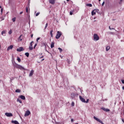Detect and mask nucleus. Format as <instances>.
Listing matches in <instances>:
<instances>
[{
    "label": "nucleus",
    "instance_id": "nucleus-1",
    "mask_svg": "<svg viewBox=\"0 0 124 124\" xmlns=\"http://www.w3.org/2000/svg\"><path fill=\"white\" fill-rule=\"evenodd\" d=\"M12 63L13 66L14 67H16V68H18V69H20V70H26V69L24 68V67L22 66L21 65L18 64L16 62H15V60H12Z\"/></svg>",
    "mask_w": 124,
    "mask_h": 124
},
{
    "label": "nucleus",
    "instance_id": "nucleus-2",
    "mask_svg": "<svg viewBox=\"0 0 124 124\" xmlns=\"http://www.w3.org/2000/svg\"><path fill=\"white\" fill-rule=\"evenodd\" d=\"M62 77L63 79V83H62V85L64 86V82H66V83L67 84L68 83V80L66 78H65L63 75L62 76Z\"/></svg>",
    "mask_w": 124,
    "mask_h": 124
},
{
    "label": "nucleus",
    "instance_id": "nucleus-3",
    "mask_svg": "<svg viewBox=\"0 0 124 124\" xmlns=\"http://www.w3.org/2000/svg\"><path fill=\"white\" fill-rule=\"evenodd\" d=\"M93 39L94 41H98V40H99V36H98L97 34L95 33L93 34Z\"/></svg>",
    "mask_w": 124,
    "mask_h": 124
},
{
    "label": "nucleus",
    "instance_id": "nucleus-4",
    "mask_svg": "<svg viewBox=\"0 0 124 124\" xmlns=\"http://www.w3.org/2000/svg\"><path fill=\"white\" fill-rule=\"evenodd\" d=\"M61 36H62V32L60 31H58L56 36V39H59V38H60Z\"/></svg>",
    "mask_w": 124,
    "mask_h": 124
},
{
    "label": "nucleus",
    "instance_id": "nucleus-5",
    "mask_svg": "<svg viewBox=\"0 0 124 124\" xmlns=\"http://www.w3.org/2000/svg\"><path fill=\"white\" fill-rule=\"evenodd\" d=\"M93 119H94V120H95V121H97V122H98L100 124H104V123H103V122L101 120H100V119L97 118V117H96L95 116H93Z\"/></svg>",
    "mask_w": 124,
    "mask_h": 124
},
{
    "label": "nucleus",
    "instance_id": "nucleus-6",
    "mask_svg": "<svg viewBox=\"0 0 124 124\" xmlns=\"http://www.w3.org/2000/svg\"><path fill=\"white\" fill-rule=\"evenodd\" d=\"M96 10H97V11H99V9H94L92 11L91 14L92 16H93L96 14Z\"/></svg>",
    "mask_w": 124,
    "mask_h": 124
},
{
    "label": "nucleus",
    "instance_id": "nucleus-7",
    "mask_svg": "<svg viewBox=\"0 0 124 124\" xmlns=\"http://www.w3.org/2000/svg\"><path fill=\"white\" fill-rule=\"evenodd\" d=\"M25 49H24V47L21 46L19 47V48H17L16 51L17 52H22V51H24Z\"/></svg>",
    "mask_w": 124,
    "mask_h": 124
},
{
    "label": "nucleus",
    "instance_id": "nucleus-8",
    "mask_svg": "<svg viewBox=\"0 0 124 124\" xmlns=\"http://www.w3.org/2000/svg\"><path fill=\"white\" fill-rule=\"evenodd\" d=\"M31 115V111L30 110H27L24 114L25 117H28Z\"/></svg>",
    "mask_w": 124,
    "mask_h": 124
},
{
    "label": "nucleus",
    "instance_id": "nucleus-9",
    "mask_svg": "<svg viewBox=\"0 0 124 124\" xmlns=\"http://www.w3.org/2000/svg\"><path fill=\"white\" fill-rule=\"evenodd\" d=\"M5 115L7 117H13V114L12 113H9V112H6L5 113Z\"/></svg>",
    "mask_w": 124,
    "mask_h": 124
},
{
    "label": "nucleus",
    "instance_id": "nucleus-10",
    "mask_svg": "<svg viewBox=\"0 0 124 124\" xmlns=\"http://www.w3.org/2000/svg\"><path fill=\"white\" fill-rule=\"evenodd\" d=\"M101 109L105 112H110V109H109V108H105L102 107L101 108Z\"/></svg>",
    "mask_w": 124,
    "mask_h": 124
},
{
    "label": "nucleus",
    "instance_id": "nucleus-11",
    "mask_svg": "<svg viewBox=\"0 0 124 124\" xmlns=\"http://www.w3.org/2000/svg\"><path fill=\"white\" fill-rule=\"evenodd\" d=\"M79 99L80 100H81L82 102H83L84 103H85L86 100H85V98H83L82 96L79 95Z\"/></svg>",
    "mask_w": 124,
    "mask_h": 124
},
{
    "label": "nucleus",
    "instance_id": "nucleus-12",
    "mask_svg": "<svg viewBox=\"0 0 124 124\" xmlns=\"http://www.w3.org/2000/svg\"><path fill=\"white\" fill-rule=\"evenodd\" d=\"M19 97L22 99V100H26V97L24 95H20Z\"/></svg>",
    "mask_w": 124,
    "mask_h": 124
},
{
    "label": "nucleus",
    "instance_id": "nucleus-13",
    "mask_svg": "<svg viewBox=\"0 0 124 124\" xmlns=\"http://www.w3.org/2000/svg\"><path fill=\"white\" fill-rule=\"evenodd\" d=\"M12 49H13V45H10L8 47L7 51H9V50H12Z\"/></svg>",
    "mask_w": 124,
    "mask_h": 124
},
{
    "label": "nucleus",
    "instance_id": "nucleus-14",
    "mask_svg": "<svg viewBox=\"0 0 124 124\" xmlns=\"http://www.w3.org/2000/svg\"><path fill=\"white\" fill-rule=\"evenodd\" d=\"M11 123L12 124H19V122H18V121H16V120H12L11 121Z\"/></svg>",
    "mask_w": 124,
    "mask_h": 124
},
{
    "label": "nucleus",
    "instance_id": "nucleus-15",
    "mask_svg": "<svg viewBox=\"0 0 124 124\" xmlns=\"http://www.w3.org/2000/svg\"><path fill=\"white\" fill-rule=\"evenodd\" d=\"M33 72H34V71L33 70H31L29 74V77H31V76H32V75H33Z\"/></svg>",
    "mask_w": 124,
    "mask_h": 124
},
{
    "label": "nucleus",
    "instance_id": "nucleus-16",
    "mask_svg": "<svg viewBox=\"0 0 124 124\" xmlns=\"http://www.w3.org/2000/svg\"><path fill=\"white\" fill-rule=\"evenodd\" d=\"M49 2L51 4H55V0H49Z\"/></svg>",
    "mask_w": 124,
    "mask_h": 124
},
{
    "label": "nucleus",
    "instance_id": "nucleus-17",
    "mask_svg": "<svg viewBox=\"0 0 124 124\" xmlns=\"http://www.w3.org/2000/svg\"><path fill=\"white\" fill-rule=\"evenodd\" d=\"M50 47H51V48H54V47H55V42H52L51 43Z\"/></svg>",
    "mask_w": 124,
    "mask_h": 124
},
{
    "label": "nucleus",
    "instance_id": "nucleus-18",
    "mask_svg": "<svg viewBox=\"0 0 124 124\" xmlns=\"http://www.w3.org/2000/svg\"><path fill=\"white\" fill-rule=\"evenodd\" d=\"M29 50L30 51H32V50H33V47H32V46H29Z\"/></svg>",
    "mask_w": 124,
    "mask_h": 124
},
{
    "label": "nucleus",
    "instance_id": "nucleus-19",
    "mask_svg": "<svg viewBox=\"0 0 124 124\" xmlns=\"http://www.w3.org/2000/svg\"><path fill=\"white\" fill-rule=\"evenodd\" d=\"M86 6H89V7H93V4L91 3H88V4H86Z\"/></svg>",
    "mask_w": 124,
    "mask_h": 124
},
{
    "label": "nucleus",
    "instance_id": "nucleus-20",
    "mask_svg": "<svg viewBox=\"0 0 124 124\" xmlns=\"http://www.w3.org/2000/svg\"><path fill=\"white\" fill-rule=\"evenodd\" d=\"M25 55L27 58H29V57H30V53L29 52H26L25 53Z\"/></svg>",
    "mask_w": 124,
    "mask_h": 124
},
{
    "label": "nucleus",
    "instance_id": "nucleus-21",
    "mask_svg": "<svg viewBox=\"0 0 124 124\" xmlns=\"http://www.w3.org/2000/svg\"><path fill=\"white\" fill-rule=\"evenodd\" d=\"M106 50L107 51H109V50H110V46H107L106 48Z\"/></svg>",
    "mask_w": 124,
    "mask_h": 124
},
{
    "label": "nucleus",
    "instance_id": "nucleus-22",
    "mask_svg": "<svg viewBox=\"0 0 124 124\" xmlns=\"http://www.w3.org/2000/svg\"><path fill=\"white\" fill-rule=\"evenodd\" d=\"M17 61L18 62H21V59L20 58V57H17Z\"/></svg>",
    "mask_w": 124,
    "mask_h": 124
},
{
    "label": "nucleus",
    "instance_id": "nucleus-23",
    "mask_svg": "<svg viewBox=\"0 0 124 124\" xmlns=\"http://www.w3.org/2000/svg\"><path fill=\"white\" fill-rule=\"evenodd\" d=\"M17 102H19V103H23V102H22V101L21 100H20L19 98L17 99Z\"/></svg>",
    "mask_w": 124,
    "mask_h": 124
},
{
    "label": "nucleus",
    "instance_id": "nucleus-24",
    "mask_svg": "<svg viewBox=\"0 0 124 124\" xmlns=\"http://www.w3.org/2000/svg\"><path fill=\"white\" fill-rule=\"evenodd\" d=\"M16 93H21V90L20 89H16V91H15Z\"/></svg>",
    "mask_w": 124,
    "mask_h": 124
},
{
    "label": "nucleus",
    "instance_id": "nucleus-25",
    "mask_svg": "<svg viewBox=\"0 0 124 124\" xmlns=\"http://www.w3.org/2000/svg\"><path fill=\"white\" fill-rule=\"evenodd\" d=\"M50 34L51 37H53V30H51L50 32Z\"/></svg>",
    "mask_w": 124,
    "mask_h": 124
},
{
    "label": "nucleus",
    "instance_id": "nucleus-26",
    "mask_svg": "<svg viewBox=\"0 0 124 124\" xmlns=\"http://www.w3.org/2000/svg\"><path fill=\"white\" fill-rule=\"evenodd\" d=\"M22 36H23V35H20V36L18 37V39H19L20 41H22V40H23L22 39H21V37H22Z\"/></svg>",
    "mask_w": 124,
    "mask_h": 124
},
{
    "label": "nucleus",
    "instance_id": "nucleus-27",
    "mask_svg": "<svg viewBox=\"0 0 124 124\" xmlns=\"http://www.w3.org/2000/svg\"><path fill=\"white\" fill-rule=\"evenodd\" d=\"M58 50H59L60 53H62V48L61 47H59Z\"/></svg>",
    "mask_w": 124,
    "mask_h": 124
},
{
    "label": "nucleus",
    "instance_id": "nucleus-28",
    "mask_svg": "<svg viewBox=\"0 0 124 124\" xmlns=\"http://www.w3.org/2000/svg\"><path fill=\"white\" fill-rule=\"evenodd\" d=\"M5 32H6L5 31H1V34H2V35H3V34H5Z\"/></svg>",
    "mask_w": 124,
    "mask_h": 124
},
{
    "label": "nucleus",
    "instance_id": "nucleus-29",
    "mask_svg": "<svg viewBox=\"0 0 124 124\" xmlns=\"http://www.w3.org/2000/svg\"><path fill=\"white\" fill-rule=\"evenodd\" d=\"M47 44H46V43H42V46H46Z\"/></svg>",
    "mask_w": 124,
    "mask_h": 124
},
{
    "label": "nucleus",
    "instance_id": "nucleus-30",
    "mask_svg": "<svg viewBox=\"0 0 124 124\" xmlns=\"http://www.w3.org/2000/svg\"><path fill=\"white\" fill-rule=\"evenodd\" d=\"M67 62H68V63L69 64H70V63L71 62H70V60H69L68 59H67Z\"/></svg>",
    "mask_w": 124,
    "mask_h": 124
},
{
    "label": "nucleus",
    "instance_id": "nucleus-31",
    "mask_svg": "<svg viewBox=\"0 0 124 124\" xmlns=\"http://www.w3.org/2000/svg\"><path fill=\"white\" fill-rule=\"evenodd\" d=\"M13 22H15L16 21V17H14L12 18Z\"/></svg>",
    "mask_w": 124,
    "mask_h": 124
},
{
    "label": "nucleus",
    "instance_id": "nucleus-32",
    "mask_svg": "<svg viewBox=\"0 0 124 124\" xmlns=\"http://www.w3.org/2000/svg\"><path fill=\"white\" fill-rule=\"evenodd\" d=\"M9 34H11L12 33V30L11 29L8 32Z\"/></svg>",
    "mask_w": 124,
    "mask_h": 124
},
{
    "label": "nucleus",
    "instance_id": "nucleus-33",
    "mask_svg": "<svg viewBox=\"0 0 124 124\" xmlns=\"http://www.w3.org/2000/svg\"><path fill=\"white\" fill-rule=\"evenodd\" d=\"M47 27H48V23H46L45 27V30H46V29H47Z\"/></svg>",
    "mask_w": 124,
    "mask_h": 124
},
{
    "label": "nucleus",
    "instance_id": "nucleus-34",
    "mask_svg": "<svg viewBox=\"0 0 124 124\" xmlns=\"http://www.w3.org/2000/svg\"><path fill=\"white\" fill-rule=\"evenodd\" d=\"M90 100L89 99H87V100L85 101V103H89V101Z\"/></svg>",
    "mask_w": 124,
    "mask_h": 124
},
{
    "label": "nucleus",
    "instance_id": "nucleus-35",
    "mask_svg": "<svg viewBox=\"0 0 124 124\" xmlns=\"http://www.w3.org/2000/svg\"><path fill=\"white\" fill-rule=\"evenodd\" d=\"M40 14V12H38V13H37L35 15V16H38V15H39Z\"/></svg>",
    "mask_w": 124,
    "mask_h": 124
},
{
    "label": "nucleus",
    "instance_id": "nucleus-36",
    "mask_svg": "<svg viewBox=\"0 0 124 124\" xmlns=\"http://www.w3.org/2000/svg\"><path fill=\"white\" fill-rule=\"evenodd\" d=\"M26 11L27 13H29V8L28 7L26 8Z\"/></svg>",
    "mask_w": 124,
    "mask_h": 124
},
{
    "label": "nucleus",
    "instance_id": "nucleus-37",
    "mask_svg": "<svg viewBox=\"0 0 124 124\" xmlns=\"http://www.w3.org/2000/svg\"><path fill=\"white\" fill-rule=\"evenodd\" d=\"M72 106H74L75 105V103H74V102H72V104H71Z\"/></svg>",
    "mask_w": 124,
    "mask_h": 124
},
{
    "label": "nucleus",
    "instance_id": "nucleus-38",
    "mask_svg": "<svg viewBox=\"0 0 124 124\" xmlns=\"http://www.w3.org/2000/svg\"><path fill=\"white\" fill-rule=\"evenodd\" d=\"M36 46H37V44H35V45L33 46V49H35V47H36Z\"/></svg>",
    "mask_w": 124,
    "mask_h": 124
},
{
    "label": "nucleus",
    "instance_id": "nucleus-39",
    "mask_svg": "<svg viewBox=\"0 0 124 124\" xmlns=\"http://www.w3.org/2000/svg\"><path fill=\"white\" fill-rule=\"evenodd\" d=\"M46 52H47V53H48V54H50V55H51V56H52V53H50L49 51H48V50H47L46 49H45Z\"/></svg>",
    "mask_w": 124,
    "mask_h": 124
},
{
    "label": "nucleus",
    "instance_id": "nucleus-40",
    "mask_svg": "<svg viewBox=\"0 0 124 124\" xmlns=\"http://www.w3.org/2000/svg\"><path fill=\"white\" fill-rule=\"evenodd\" d=\"M40 39V37H38L37 39H36V41L37 42H38V40H39Z\"/></svg>",
    "mask_w": 124,
    "mask_h": 124
},
{
    "label": "nucleus",
    "instance_id": "nucleus-41",
    "mask_svg": "<svg viewBox=\"0 0 124 124\" xmlns=\"http://www.w3.org/2000/svg\"><path fill=\"white\" fill-rule=\"evenodd\" d=\"M105 4V2L104 1L103 3H102V6H104V4Z\"/></svg>",
    "mask_w": 124,
    "mask_h": 124
},
{
    "label": "nucleus",
    "instance_id": "nucleus-42",
    "mask_svg": "<svg viewBox=\"0 0 124 124\" xmlns=\"http://www.w3.org/2000/svg\"><path fill=\"white\" fill-rule=\"evenodd\" d=\"M73 12L70 11V15H73Z\"/></svg>",
    "mask_w": 124,
    "mask_h": 124
},
{
    "label": "nucleus",
    "instance_id": "nucleus-43",
    "mask_svg": "<svg viewBox=\"0 0 124 124\" xmlns=\"http://www.w3.org/2000/svg\"><path fill=\"white\" fill-rule=\"evenodd\" d=\"M0 12H1V14H2V12H3V8L1 9Z\"/></svg>",
    "mask_w": 124,
    "mask_h": 124
},
{
    "label": "nucleus",
    "instance_id": "nucleus-44",
    "mask_svg": "<svg viewBox=\"0 0 124 124\" xmlns=\"http://www.w3.org/2000/svg\"><path fill=\"white\" fill-rule=\"evenodd\" d=\"M71 95H73L74 96H75V95H76V94H75L74 93H72Z\"/></svg>",
    "mask_w": 124,
    "mask_h": 124
},
{
    "label": "nucleus",
    "instance_id": "nucleus-45",
    "mask_svg": "<svg viewBox=\"0 0 124 124\" xmlns=\"http://www.w3.org/2000/svg\"><path fill=\"white\" fill-rule=\"evenodd\" d=\"M108 28L110 29V30H115V28H111V27L110 26L108 27Z\"/></svg>",
    "mask_w": 124,
    "mask_h": 124
},
{
    "label": "nucleus",
    "instance_id": "nucleus-46",
    "mask_svg": "<svg viewBox=\"0 0 124 124\" xmlns=\"http://www.w3.org/2000/svg\"><path fill=\"white\" fill-rule=\"evenodd\" d=\"M121 82H122V84H124V79H122Z\"/></svg>",
    "mask_w": 124,
    "mask_h": 124
},
{
    "label": "nucleus",
    "instance_id": "nucleus-47",
    "mask_svg": "<svg viewBox=\"0 0 124 124\" xmlns=\"http://www.w3.org/2000/svg\"><path fill=\"white\" fill-rule=\"evenodd\" d=\"M99 11H97V10H96V13H97L98 14H100V12H99Z\"/></svg>",
    "mask_w": 124,
    "mask_h": 124
},
{
    "label": "nucleus",
    "instance_id": "nucleus-48",
    "mask_svg": "<svg viewBox=\"0 0 124 124\" xmlns=\"http://www.w3.org/2000/svg\"><path fill=\"white\" fill-rule=\"evenodd\" d=\"M71 122L72 123H73V122H74V120L72 118V119H71Z\"/></svg>",
    "mask_w": 124,
    "mask_h": 124
},
{
    "label": "nucleus",
    "instance_id": "nucleus-49",
    "mask_svg": "<svg viewBox=\"0 0 124 124\" xmlns=\"http://www.w3.org/2000/svg\"><path fill=\"white\" fill-rule=\"evenodd\" d=\"M53 55H56L57 54V53L56 52V51L52 53Z\"/></svg>",
    "mask_w": 124,
    "mask_h": 124
},
{
    "label": "nucleus",
    "instance_id": "nucleus-50",
    "mask_svg": "<svg viewBox=\"0 0 124 124\" xmlns=\"http://www.w3.org/2000/svg\"><path fill=\"white\" fill-rule=\"evenodd\" d=\"M13 80H14V78H11V81H13Z\"/></svg>",
    "mask_w": 124,
    "mask_h": 124
},
{
    "label": "nucleus",
    "instance_id": "nucleus-51",
    "mask_svg": "<svg viewBox=\"0 0 124 124\" xmlns=\"http://www.w3.org/2000/svg\"><path fill=\"white\" fill-rule=\"evenodd\" d=\"M109 34H114V32H109Z\"/></svg>",
    "mask_w": 124,
    "mask_h": 124
},
{
    "label": "nucleus",
    "instance_id": "nucleus-52",
    "mask_svg": "<svg viewBox=\"0 0 124 124\" xmlns=\"http://www.w3.org/2000/svg\"><path fill=\"white\" fill-rule=\"evenodd\" d=\"M123 1V0H120V1L119 2L120 4H122V2Z\"/></svg>",
    "mask_w": 124,
    "mask_h": 124
},
{
    "label": "nucleus",
    "instance_id": "nucleus-53",
    "mask_svg": "<svg viewBox=\"0 0 124 124\" xmlns=\"http://www.w3.org/2000/svg\"><path fill=\"white\" fill-rule=\"evenodd\" d=\"M31 38H32V37H33V34H31Z\"/></svg>",
    "mask_w": 124,
    "mask_h": 124
},
{
    "label": "nucleus",
    "instance_id": "nucleus-54",
    "mask_svg": "<svg viewBox=\"0 0 124 124\" xmlns=\"http://www.w3.org/2000/svg\"><path fill=\"white\" fill-rule=\"evenodd\" d=\"M28 7H30V2H28Z\"/></svg>",
    "mask_w": 124,
    "mask_h": 124
},
{
    "label": "nucleus",
    "instance_id": "nucleus-55",
    "mask_svg": "<svg viewBox=\"0 0 124 124\" xmlns=\"http://www.w3.org/2000/svg\"><path fill=\"white\" fill-rule=\"evenodd\" d=\"M30 46H32V44L31 43H30Z\"/></svg>",
    "mask_w": 124,
    "mask_h": 124
},
{
    "label": "nucleus",
    "instance_id": "nucleus-56",
    "mask_svg": "<svg viewBox=\"0 0 124 124\" xmlns=\"http://www.w3.org/2000/svg\"><path fill=\"white\" fill-rule=\"evenodd\" d=\"M122 89L124 91V86L122 87Z\"/></svg>",
    "mask_w": 124,
    "mask_h": 124
},
{
    "label": "nucleus",
    "instance_id": "nucleus-57",
    "mask_svg": "<svg viewBox=\"0 0 124 124\" xmlns=\"http://www.w3.org/2000/svg\"><path fill=\"white\" fill-rule=\"evenodd\" d=\"M20 15H21V14H23V12H20Z\"/></svg>",
    "mask_w": 124,
    "mask_h": 124
},
{
    "label": "nucleus",
    "instance_id": "nucleus-58",
    "mask_svg": "<svg viewBox=\"0 0 124 124\" xmlns=\"http://www.w3.org/2000/svg\"><path fill=\"white\" fill-rule=\"evenodd\" d=\"M52 52H55V50H54V49H52Z\"/></svg>",
    "mask_w": 124,
    "mask_h": 124
},
{
    "label": "nucleus",
    "instance_id": "nucleus-59",
    "mask_svg": "<svg viewBox=\"0 0 124 124\" xmlns=\"http://www.w3.org/2000/svg\"><path fill=\"white\" fill-rule=\"evenodd\" d=\"M42 58H44V56H42L40 58V59H42Z\"/></svg>",
    "mask_w": 124,
    "mask_h": 124
},
{
    "label": "nucleus",
    "instance_id": "nucleus-60",
    "mask_svg": "<svg viewBox=\"0 0 124 124\" xmlns=\"http://www.w3.org/2000/svg\"><path fill=\"white\" fill-rule=\"evenodd\" d=\"M31 43L32 44L33 43V41H31Z\"/></svg>",
    "mask_w": 124,
    "mask_h": 124
},
{
    "label": "nucleus",
    "instance_id": "nucleus-61",
    "mask_svg": "<svg viewBox=\"0 0 124 124\" xmlns=\"http://www.w3.org/2000/svg\"><path fill=\"white\" fill-rule=\"evenodd\" d=\"M45 49H46V46H45Z\"/></svg>",
    "mask_w": 124,
    "mask_h": 124
},
{
    "label": "nucleus",
    "instance_id": "nucleus-62",
    "mask_svg": "<svg viewBox=\"0 0 124 124\" xmlns=\"http://www.w3.org/2000/svg\"><path fill=\"white\" fill-rule=\"evenodd\" d=\"M70 0H66L67 1H69Z\"/></svg>",
    "mask_w": 124,
    "mask_h": 124
},
{
    "label": "nucleus",
    "instance_id": "nucleus-63",
    "mask_svg": "<svg viewBox=\"0 0 124 124\" xmlns=\"http://www.w3.org/2000/svg\"><path fill=\"white\" fill-rule=\"evenodd\" d=\"M42 61H44V59H43L42 60Z\"/></svg>",
    "mask_w": 124,
    "mask_h": 124
},
{
    "label": "nucleus",
    "instance_id": "nucleus-64",
    "mask_svg": "<svg viewBox=\"0 0 124 124\" xmlns=\"http://www.w3.org/2000/svg\"><path fill=\"white\" fill-rule=\"evenodd\" d=\"M0 8H1V6H0Z\"/></svg>",
    "mask_w": 124,
    "mask_h": 124
}]
</instances>
